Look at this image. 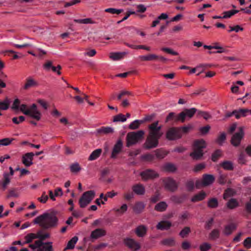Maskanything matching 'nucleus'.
<instances>
[{
	"mask_svg": "<svg viewBox=\"0 0 251 251\" xmlns=\"http://www.w3.org/2000/svg\"><path fill=\"white\" fill-rule=\"evenodd\" d=\"M227 181V176L224 174H220L217 178V182L221 185L225 184Z\"/></svg>",
	"mask_w": 251,
	"mask_h": 251,
	"instance_id": "13d9d810",
	"label": "nucleus"
},
{
	"mask_svg": "<svg viewBox=\"0 0 251 251\" xmlns=\"http://www.w3.org/2000/svg\"><path fill=\"white\" fill-rule=\"evenodd\" d=\"M127 54V52H111L110 53L109 57L113 60H118L124 57Z\"/></svg>",
	"mask_w": 251,
	"mask_h": 251,
	"instance_id": "72a5a7b5",
	"label": "nucleus"
},
{
	"mask_svg": "<svg viewBox=\"0 0 251 251\" xmlns=\"http://www.w3.org/2000/svg\"><path fill=\"white\" fill-rule=\"evenodd\" d=\"M207 206L210 208H216L219 205L218 199L216 198H210L207 202Z\"/></svg>",
	"mask_w": 251,
	"mask_h": 251,
	"instance_id": "c9c22d12",
	"label": "nucleus"
},
{
	"mask_svg": "<svg viewBox=\"0 0 251 251\" xmlns=\"http://www.w3.org/2000/svg\"><path fill=\"white\" fill-rule=\"evenodd\" d=\"M10 178L8 175L3 174L2 179L0 180V190L5 191L10 182Z\"/></svg>",
	"mask_w": 251,
	"mask_h": 251,
	"instance_id": "dca6fc26",
	"label": "nucleus"
},
{
	"mask_svg": "<svg viewBox=\"0 0 251 251\" xmlns=\"http://www.w3.org/2000/svg\"><path fill=\"white\" fill-rule=\"evenodd\" d=\"M34 156V153L27 152L24 154L22 158V162L23 164L26 167H29L32 165L33 160V157Z\"/></svg>",
	"mask_w": 251,
	"mask_h": 251,
	"instance_id": "f8f14e48",
	"label": "nucleus"
},
{
	"mask_svg": "<svg viewBox=\"0 0 251 251\" xmlns=\"http://www.w3.org/2000/svg\"><path fill=\"white\" fill-rule=\"evenodd\" d=\"M27 109V105L25 104H23L21 105L20 110L25 115L28 116L32 118H37V116L34 115H31V110Z\"/></svg>",
	"mask_w": 251,
	"mask_h": 251,
	"instance_id": "ea45409f",
	"label": "nucleus"
},
{
	"mask_svg": "<svg viewBox=\"0 0 251 251\" xmlns=\"http://www.w3.org/2000/svg\"><path fill=\"white\" fill-rule=\"evenodd\" d=\"M25 117L23 116H20L19 117H13L12 119V121L13 123H14L16 125H19L20 123L23 122L25 121Z\"/></svg>",
	"mask_w": 251,
	"mask_h": 251,
	"instance_id": "e2e57ef3",
	"label": "nucleus"
},
{
	"mask_svg": "<svg viewBox=\"0 0 251 251\" xmlns=\"http://www.w3.org/2000/svg\"><path fill=\"white\" fill-rule=\"evenodd\" d=\"M222 155V151L220 149H217L212 153L211 156V160L214 162H216Z\"/></svg>",
	"mask_w": 251,
	"mask_h": 251,
	"instance_id": "e433bc0d",
	"label": "nucleus"
},
{
	"mask_svg": "<svg viewBox=\"0 0 251 251\" xmlns=\"http://www.w3.org/2000/svg\"><path fill=\"white\" fill-rule=\"evenodd\" d=\"M95 195L96 193L94 190H89L84 192L78 201L80 207L85 208L94 199Z\"/></svg>",
	"mask_w": 251,
	"mask_h": 251,
	"instance_id": "423d86ee",
	"label": "nucleus"
},
{
	"mask_svg": "<svg viewBox=\"0 0 251 251\" xmlns=\"http://www.w3.org/2000/svg\"><path fill=\"white\" fill-rule=\"evenodd\" d=\"M124 243L126 246L132 251H137L141 249L140 244L133 239L125 238L124 239Z\"/></svg>",
	"mask_w": 251,
	"mask_h": 251,
	"instance_id": "9d476101",
	"label": "nucleus"
},
{
	"mask_svg": "<svg viewBox=\"0 0 251 251\" xmlns=\"http://www.w3.org/2000/svg\"><path fill=\"white\" fill-rule=\"evenodd\" d=\"M114 132V129L112 127L102 126L96 130V134L97 136H100L104 135L113 134Z\"/></svg>",
	"mask_w": 251,
	"mask_h": 251,
	"instance_id": "ddd939ff",
	"label": "nucleus"
},
{
	"mask_svg": "<svg viewBox=\"0 0 251 251\" xmlns=\"http://www.w3.org/2000/svg\"><path fill=\"white\" fill-rule=\"evenodd\" d=\"M74 22L76 23L88 24H94L95 22L93 21L91 18H86L84 19H75Z\"/></svg>",
	"mask_w": 251,
	"mask_h": 251,
	"instance_id": "5fc2aeb1",
	"label": "nucleus"
},
{
	"mask_svg": "<svg viewBox=\"0 0 251 251\" xmlns=\"http://www.w3.org/2000/svg\"><path fill=\"white\" fill-rule=\"evenodd\" d=\"M160 194L159 192H155V194L153 195L150 199L151 202L153 203L157 202L160 199Z\"/></svg>",
	"mask_w": 251,
	"mask_h": 251,
	"instance_id": "774afa93",
	"label": "nucleus"
},
{
	"mask_svg": "<svg viewBox=\"0 0 251 251\" xmlns=\"http://www.w3.org/2000/svg\"><path fill=\"white\" fill-rule=\"evenodd\" d=\"M244 135L242 127H240L239 131L233 134L231 137L230 143L234 147H238L240 144L241 140Z\"/></svg>",
	"mask_w": 251,
	"mask_h": 251,
	"instance_id": "9b49d317",
	"label": "nucleus"
},
{
	"mask_svg": "<svg viewBox=\"0 0 251 251\" xmlns=\"http://www.w3.org/2000/svg\"><path fill=\"white\" fill-rule=\"evenodd\" d=\"M236 228L237 225L235 224L231 223L225 226L223 231L224 234L226 235H229L234 230H236Z\"/></svg>",
	"mask_w": 251,
	"mask_h": 251,
	"instance_id": "7c9ffc66",
	"label": "nucleus"
},
{
	"mask_svg": "<svg viewBox=\"0 0 251 251\" xmlns=\"http://www.w3.org/2000/svg\"><path fill=\"white\" fill-rule=\"evenodd\" d=\"M144 135L145 131L143 130L128 132L126 137V146L130 147L142 141Z\"/></svg>",
	"mask_w": 251,
	"mask_h": 251,
	"instance_id": "39448f33",
	"label": "nucleus"
},
{
	"mask_svg": "<svg viewBox=\"0 0 251 251\" xmlns=\"http://www.w3.org/2000/svg\"><path fill=\"white\" fill-rule=\"evenodd\" d=\"M186 199L185 195L180 196L172 195L170 198V200L173 203L176 204H180L184 201Z\"/></svg>",
	"mask_w": 251,
	"mask_h": 251,
	"instance_id": "a878e982",
	"label": "nucleus"
},
{
	"mask_svg": "<svg viewBox=\"0 0 251 251\" xmlns=\"http://www.w3.org/2000/svg\"><path fill=\"white\" fill-rule=\"evenodd\" d=\"M159 122L158 121L149 125V133L145 143L143 145L144 149L150 150L158 147L159 140L163 135L160 131L161 126H158Z\"/></svg>",
	"mask_w": 251,
	"mask_h": 251,
	"instance_id": "f257e3e1",
	"label": "nucleus"
},
{
	"mask_svg": "<svg viewBox=\"0 0 251 251\" xmlns=\"http://www.w3.org/2000/svg\"><path fill=\"white\" fill-rule=\"evenodd\" d=\"M190 232V228L188 226H185L180 231L179 235L182 238H184L186 237Z\"/></svg>",
	"mask_w": 251,
	"mask_h": 251,
	"instance_id": "6e6d98bb",
	"label": "nucleus"
},
{
	"mask_svg": "<svg viewBox=\"0 0 251 251\" xmlns=\"http://www.w3.org/2000/svg\"><path fill=\"white\" fill-rule=\"evenodd\" d=\"M237 113L236 114V118L240 119L241 117H245L249 114L251 115V110L248 108H240L236 109Z\"/></svg>",
	"mask_w": 251,
	"mask_h": 251,
	"instance_id": "393cba45",
	"label": "nucleus"
},
{
	"mask_svg": "<svg viewBox=\"0 0 251 251\" xmlns=\"http://www.w3.org/2000/svg\"><path fill=\"white\" fill-rule=\"evenodd\" d=\"M38 85L39 83L37 81L32 77H29L26 79L25 83L23 86V89L24 90H27L31 87L37 86Z\"/></svg>",
	"mask_w": 251,
	"mask_h": 251,
	"instance_id": "412c9836",
	"label": "nucleus"
},
{
	"mask_svg": "<svg viewBox=\"0 0 251 251\" xmlns=\"http://www.w3.org/2000/svg\"><path fill=\"white\" fill-rule=\"evenodd\" d=\"M102 152L101 149H98L93 151L89 157V160L92 161L98 158Z\"/></svg>",
	"mask_w": 251,
	"mask_h": 251,
	"instance_id": "37998d69",
	"label": "nucleus"
},
{
	"mask_svg": "<svg viewBox=\"0 0 251 251\" xmlns=\"http://www.w3.org/2000/svg\"><path fill=\"white\" fill-rule=\"evenodd\" d=\"M10 178L8 175L3 174L2 179L0 180V190L5 191L10 182Z\"/></svg>",
	"mask_w": 251,
	"mask_h": 251,
	"instance_id": "a211bd4d",
	"label": "nucleus"
},
{
	"mask_svg": "<svg viewBox=\"0 0 251 251\" xmlns=\"http://www.w3.org/2000/svg\"><path fill=\"white\" fill-rule=\"evenodd\" d=\"M192 128V126L188 125L187 126L170 127L166 133V138L169 141H175L181 139L183 134H187Z\"/></svg>",
	"mask_w": 251,
	"mask_h": 251,
	"instance_id": "7ed1b4c3",
	"label": "nucleus"
},
{
	"mask_svg": "<svg viewBox=\"0 0 251 251\" xmlns=\"http://www.w3.org/2000/svg\"><path fill=\"white\" fill-rule=\"evenodd\" d=\"M206 167V164L205 163H201L196 165L193 169L194 172L197 173L202 170Z\"/></svg>",
	"mask_w": 251,
	"mask_h": 251,
	"instance_id": "052dcab7",
	"label": "nucleus"
},
{
	"mask_svg": "<svg viewBox=\"0 0 251 251\" xmlns=\"http://www.w3.org/2000/svg\"><path fill=\"white\" fill-rule=\"evenodd\" d=\"M162 182L164 189L168 191L175 192L178 189V183L171 177L164 178Z\"/></svg>",
	"mask_w": 251,
	"mask_h": 251,
	"instance_id": "0eeeda50",
	"label": "nucleus"
},
{
	"mask_svg": "<svg viewBox=\"0 0 251 251\" xmlns=\"http://www.w3.org/2000/svg\"><path fill=\"white\" fill-rule=\"evenodd\" d=\"M226 134L223 132L220 133V134L217 137L216 140V143L220 146L223 145V143L226 140Z\"/></svg>",
	"mask_w": 251,
	"mask_h": 251,
	"instance_id": "49530a36",
	"label": "nucleus"
},
{
	"mask_svg": "<svg viewBox=\"0 0 251 251\" xmlns=\"http://www.w3.org/2000/svg\"><path fill=\"white\" fill-rule=\"evenodd\" d=\"M168 205L165 201H160L154 206V210L158 212H164L166 211Z\"/></svg>",
	"mask_w": 251,
	"mask_h": 251,
	"instance_id": "473e14b6",
	"label": "nucleus"
},
{
	"mask_svg": "<svg viewBox=\"0 0 251 251\" xmlns=\"http://www.w3.org/2000/svg\"><path fill=\"white\" fill-rule=\"evenodd\" d=\"M55 211L46 212L37 217L33 221L34 224H38L44 229L54 228L58 225V219Z\"/></svg>",
	"mask_w": 251,
	"mask_h": 251,
	"instance_id": "f03ea898",
	"label": "nucleus"
},
{
	"mask_svg": "<svg viewBox=\"0 0 251 251\" xmlns=\"http://www.w3.org/2000/svg\"><path fill=\"white\" fill-rule=\"evenodd\" d=\"M145 208V205L142 202H136L133 206V211L136 214L141 213Z\"/></svg>",
	"mask_w": 251,
	"mask_h": 251,
	"instance_id": "4c0bfd02",
	"label": "nucleus"
},
{
	"mask_svg": "<svg viewBox=\"0 0 251 251\" xmlns=\"http://www.w3.org/2000/svg\"><path fill=\"white\" fill-rule=\"evenodd\" d=\"M220 237V232L217 229H214L209 234V238L211 240H216Z\"/></svg>",
	"mask_w": 251,
	"mask_h": 251,
	"instance_id": "864d4df0",
	"label": "nucleus"
},
{
	"mask_svg": "<svg viewBox=\"0 0 251 251\" xmlns=\"http://www.w3.org/2000/svg\"><path fill=\"white\" fill-rule=\"evenodd\" d=\"M207 196V194L204 191L202 190L198 193L194 195L191 199L193 202H196L204 200Z\"/></svg>",
	"mask_w": 251,
	"mask_h": 251,
	"instance_id": "aec40b11",
	"label": "nucleus"
},
{
	"mask_svg": "<svg viewBox=\"0 0 251 251\" xmlns=\"http://www.w3.org/2000/svg\"><path fill=\"white\" fill-rule=\"evenodd\" d=\"M10 178L8 175L3 174L2 179L0 180V190L5 191L10 182Z\"/></svg>",
	"mask_w": 251,
	"mask_h": 251,
	"instance_id": "f3484780",
	"label": "nucleus"
},
{
	"mask_svg": "<svg viewBox=\"0 0 251 251\" xmlns=\"http://www.w3.org/2000/svg\"><path fill=\"white\" fill-rule=\"evenodd\" d=\"M220 165L226 170L232 171L234 169L233 163L230 161H224Z\"/></svg>",
	"mask_w": 251,
	"mask_h": 251,
	"instance_id": "58836bf2",
	"label": "nucleus"
},
{
	"mask_svg": "<svg viewBox=\"0 0 251 251\" xmlns=\"http://www.w3.org/2000/svg\"><path fill=\"white\" fill-rule=\"evenodd\" d=\"M226 205L229 209H234L239 206V203L237 199L231 198L228 201Z\"/></svg>",
	"mask_w": 251,
	"mask_h": 251,
	"instance_id": "c756f323",
	"label": "nucleus"
},
{
	"mask_svg": "<svg viewBox=\"0 0 251 251\" xmlns=\"http://www.w3.org/2000/svg\"><path fill=\"white\" fill-rule=\"evenodd\" d=\"M140 175L142 179L145 181L157 178L159 176L157 172L152 169H147L141 172Z\"/></svg>",
	"mask_w": 251,
	"mask_h": 251,
	"instance_id": "1a4fd4ad",
	"label": "nucleus"
},
{
	"mask_svg": "<svg viewBox=\"0 0 251 251\" xmlns=\"http://www.w3.org/2000/svg\"><path fill=\"white\" fill-rule=\"evenodd\" d=\"M147 232V227L145 225H140L135 229V233L139 237H143Z\"/></svg>",
	"mask_w": 251,
	"mask_h": 251,
	"instance_id": "4be33fe9",
	"label": "nucleus"
},
{
	"mask_svg": "<svg viewBox=\"0 0 251 251\" xmlns=\"http://www.w3.org/2000/svg\"><path fill=\"white\" fill-rule=\"evenodd\" d=\"M78 240V237L77 236H74L68 242L66 247L64 250L68 249H73L75 248V244Z\"/></svg>",
	"mask_w": 251,
	"mask_h": 251,
	"instance_id": "a18cd8bd",
	"label": "nucleus"
},
{
	"mask_svg": "<svg viewBox=\"0 0 251 251\" xmlns=\"http://www.w3.org/2000/svg\"><path fill=\"white\" fill-rule=\"evenodd\" d=\"M132 189L136 194L138 195H143L145 193V187L141 184L134 185L132 187Z\"/></svg>",
	"mask_w": 251,
	"mask_h": 251,
	"instance_id": "bb28decb",
	"label": "nucleus"
},
{
	"mask_svg": "<svg viewBox=\"0 0 251 251\" xmlns=\"http://www.w3.org/2000/svg\"><path fill=\"white\" fill-rule=\"evenodd\" d=\"M106 235V231L101 228H97L92 231L91 238L93 239H98L100 237Z\"/></svg>",
	"mask_w": 251,
	"mask_h": 251,
	"instance_id": "5701e85b",
	"label": "nucleus"
},
{
	"mask_svg": "<svg viewBox=\"0 0 251 251\" xmlns=\"http://www.w3.org/2000/svg\"><path fill=\"white\" fill-rule=\"evenodd\" d=\"M143 123L141 120H135L132 122L128 126V128L131 130H135L139 128L140 124Z\"/></svg>",
	"mask_w": 251,
	"mask_h": 251,
	"instance_id": "09e8293b",
	"label": "nucleus"
},
{
	"mask_svg": "<svg viewBox=\"0 0 251 251\" xmlns=\"http://www.w3.org/2000/svg\"><path fill=\"white\" fill-rule=\"evenodd\" d=\"M206 144L203 139L196 140L194 142L193 151L190 153V156L195 160H201L203 155V149L206 148Z\"/></svg>",
	"mask_w": 251,
	"mask_h": 251,
	"instance_id": "20e7f679",
	"label": "nucleus"
},
{
	"mask_svg": "<svg viewBox=\"0 0 251 251\" xmlns=\"http://www.w3.org/2000/svg\"><path fill=\"white\" fill-rule=\"evenodd\" d=\"M14 138H5L0 140V145L8 146L10 145L12 142L14 140Z\"/></svg>",
	"mask_w": 251,
	"mask_h": 251,
	"instance_id": "680f3d73",
	"label": "nucleus"
},
{
	"mask_svg": "<svg viewBox=\"0 0 251 251\" xmlns=\"http://www.w3.org/2000/svg\"><path fill=\"white\" fill-rule=\"evenodd\" d=\"M197 115L198 116L202 117L205 120H208L211 117V116L208 112L200 110L198 111Z\"/></svg>",
	"mask_w": 251,
	"mask_h": 251,
	"instance_id": "338daca9",
	"label": "nucleus"
},
{
	"mask_svg": "<svg viewBox=\"0 0 251 251\" xmlns=\"http://www.w3.org/2000/svg\"><path fill=\"white\" fill-rule=\"evenodd\" d=\"M126 121V116L123 114H119L113 117V122H124Z\"/></svg>",
	"mask_w": 251,
	"mask_h": 251,
	"instance_id": "3c124183",
	"label": "nucleus"
},
{
	"mask_svg": "<svg viewBox=\"0 0 251 251\" xmlns=\"http://www.w3.org/2000/svg\"><path fill=\"white\" fill-rule=\"evenodd\" d=\"M158 55L155 54H148L146 55H141L139 59L141 61H155L158 60Z\"/></svg>",
	"mask_w": 251,
	"mask_h": 251,
	"instance_id": "c85d7f7f",
	"label": "nucleus"
},
{
	"mask_svg": "<svg viewBox=\"0 0 251 251\" xmlns=\"http://www.w3.org/2000/svg\"><path fill=\"white\" fill-rule=\"evenodd\" d=\"M104 11L105 12L109 13L112 14H116L119 15L123 11V9H117L114 8H109L105 9Z\"/></svg>",
	"mask_w": 251,
	"mask_h": 251,
	"instance_id": "bf43d9fd",
	"label": "nucleus"
},
{
	"mask_svg": "<svg viewBox=\"0 0 251 251\" xmlns=\"http://www.w3.org/2000/svg\"><path fill=\"white\" fill-rule=\"evenodd\" d=\"M163 168L164 171L169 173H174L177 170L176 166L171 163H167L165 164L163 166Z\"/></svg>",
	"mask_w": 251,
	"mask_h": 251,
	"instance_id": "a19ab883",
	"label": "nucleus"
},
{
	"mask_svg": "<svg viewBox=\"0 0 251 251\" xmlns=\"http://www.w3.org/2000/svg\"><path fill=\"white\" fill-rule=\"evenodd\" d=\"M172 223L169 221H161L156 226L157 229L161 230H168L172 226Z\"/></svg>",
	"mask_w": 251,
	"mask_h": 251,
	"instance_id": "6ab92c4d",
	"label": "nucleus"
},
{
	"mask_svg": "<svg viewBox=\"0 0 251 251\" xmlns=\"http://www.w3.org/2000/svg\"><path fill=\"white\" fill-rule=\"evenodd\" d=\"M125 44L126 46H127L130 48L133 49H136V50L143 49V50H146L148 51H150L151 50V48L150 47H148V46H146L145 45H134L129 44L127 43H125Z\"/></svg>",
	"mask_w": 251,
	"mask_h": 251,
	"instance_id": "79ce46f5",
	"label": "nucleus"
},
{
	"mask_svg": "<svg viewBox=\"0 0 251 251\" xmlns=\"http://www.w3.org/2000/svg\"><path fill=\"white\" fill-rule=\"evenodd\" d=\"M157 159L161 160L163 159L168 153L167 151L162 148L156 149L154 151Z\"/></svg>",
	"mask_w": 251,
	"mask_h": 251,
	"instance_id": "2f4dec72",
	"label": "nucleus"
},
{
	"mask_svg": "<svg viewBox=\"0 0 251 251\" xmlns=\"http://www.w3.org/2000/svg\"><path fill=\"white\" fill-rule=\"evenodd\" d=\"M197 111V109L196 108L184 109V110L179 113V119L181 120V123H183L187 119L189 120L192 118Z\"/></svg>",
	"mask_w": 251,
	"mask_h": 251,
	"instance_id": "6e6552de",
	"label": "nucleus"
},
{
	"mask_svg": "<svg viewBox=\"0 0 251 251\" xmlns=\"http://www.w3.org/2000/svg\"><path fill=\"white\" fill-rule=\"evenodd\" d=\"M195 183L193 179H189L185 183V186L188 191L192 192L195 187Z\"/></svg>",
	"mask_w": 251,
	"mask_h": 251,
	"instance_id": "603ef678",
	"label": "nucleus"
},
{
	"mask_svg": "<svg viewBox=\"0 0 251 251\" xmlns=\"http://www.w3.org/2000/svg\"><path fill=\"white\" fill-rule=\"evenodd\" d=\"M239 12L238 10H231L230 11H225L223 13L224 16L222 18L224 19L228 18L231 17L232 16Z\"/></svg>",
	"mask_w": 251,
	"mask_h": 251,
	"instance_id": "4d7b16f0",
	"label": "nucleus"
},
{
	"mask_svg": "<svg viewBox=\"0 0 251 251\" xmlns=\"http://www.w3.org/2000/svg\"><path fill=\"white\" fill-rule=\"evenodd\" d=\"M71 172L73 173H78L81 170V168L78 163H75L71 165L70 167Z\"/></svg>",
	"mask_w": 251,
	"mask_h": 251,
	"instance_id": "de8ad7c7",
	"label": "nucleus"
},
{
	"mask_svg": "<svg viewBox=\"0 0 251 251\" xmlns=\"http://www.w3.org/2000/svg\"><path fill=\"white\" fill-rule=\"evenodd\" d=\"M161 243L163 245L172 247L175 246V241L173 238H166L161 241Z\"/></svg>",
	"mask_w": 251,
	"mask_h": 251,
	"instance_id": "8fccbe9b",
	"label": "nucleus"
},
{
	"mask_svg": "<svg viewBox=\"0 0 251 251\" xmlns=\"http://www.w3.org/2000/svg\"><path fill=\"white\" fill-rule=\"evenodd\" d=\"M10 101L9 99L6 97L2 101L0 102V110H6L9 107Z\"/></svg>",
	"mask_w": 251,
	"mask_h": 251,
	"instance_id": "c03bdc74",
	"label": "nucleus"
},
{
	"mask_svg": "<svg viewBox=\"0 0 251 251\" xmlns=\"http://www.w3.org/2000/svg\"><path fill=\"white\" fill-rule=\"evenodd\" d=\"M169 121H173L175 123L179 122L181 123V120L179 119V113L177 115L174 112L169 113L165 119V123Z\"/></svg>",
	"mask_w": 251,
	"mask_h": 251,
	"instance_id": "b1692460",
	"label": "nucleus"
},
{
	"mask_svg": "<svg viewBox=\"0 0 251 251\" xmlns=\"http://www.w3.org/2000/svg\"><path fill=\"white\" fill-rule=\"evenodd\" d=\"M141 158L146 161L151 162L154 159V156L151 153H147L143 155Z\"/></svg>",
	"mask_w": 251,
	"mask_h": 251,
	"instance_id": "69168bd1",
	"label": "nucleus"
},
{
	"mask_svg": "<svg viewBox=\"0 0 251 251\" xmlns=\"http://www.w3.org/2000/svg\"><path fill=\"white\" fill-rule=\"evenodd\" d=\"M202 179L204 186L206 187L213 184L215 180V178L213 175L203 174Z\"/></svg>",
	"mask_w": 251,
	"mask_h": 251,
	"instance_id": "2eb2a0df",
	"label": "nucleus"
},
{
	"mask_svg": "<svg viewBox=\"0 0 251 251\" xmlns=\"http://www.w3.org/2000/svg\"><path fill=\"white\" fill-rule=\"evenodd\" d=\"M28 110H31V115L37 116V118H34V119L38 121L41 120L42 114L41 113L37 110V106L36 104H32Z\"/></svg>",
	"mask_w": 251,
	"mask_h": 251,
	"instance_id": "cd10ccee",
	"label": "nucleus"
},
{
	"mask_svg": "<svg viewBox=\"0 0 251 251\" xmlns=\"http://www.w3.org/2000/svg\"><path fill=\"white\" fill-rule=\"evenodd\" d=\"M123 148V142L121 139H119L116 143L114 146L112 153L111 155V158H115L118 154H119Z\"/></svg>",
	"mask_w": 251,
	"mask_h": 251,
	"instance_id": "4468645a",
	"label": "nucleus"
},
{
	"mask_svg": "<svg viewBox=\"0 0 251 251\" xmlns=\"http://www.w3.org/2000/svg\"><path fill=\"white\" fill-rule=\"evenodd\" d=\"M201 251H208L211 248V245L208 243H203L199 247Z\"/></svg>",
	"mask_w": 251,
	"mask_h": 251,
	"instance_id": "0e129e2a",
	"label": "nucleus"
},
{
	"mask_svg": "<svg viewBox=\"0 0 251 251\" xmlns=\"http://www.w3.org/2000/svg\"><path fill=\"white\" fill-rule=\"evenodd\" d=\"M236 194V191L230 188H228L226 189L223 194V199L225 200H227L228 198L232 197L235 195Z\"/></svg>",
	"mask_w": 251,
	"mask_h": 251,
	"instance_id": "f704fd0d",
	"label": "nucleus"
}]
</instances>
